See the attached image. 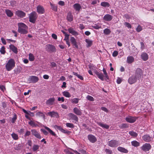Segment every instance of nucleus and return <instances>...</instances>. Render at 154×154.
<instances>
[{
    "instance_id": "nucleus-1",
    "label": "nucleus",
    "mask_w": 154,
    "mask_h": 154,
    "mask_svg": "<svg viewBox=\"0 0 154 154\" xmlns=\"http://www.w3.org/2000/svg\"><path fill=\"white\" fill-rule=\"evenodd\" d=\"M15 66V62L12 59H11L8 60L5 65L6 69L8 71H10Z\"/></svg>"
},
{
    "instance_id": "nucleus-2",
    "label": "nucleus",
    "mask_w": 154,
    "mask_h": 154,
    "mask_svg": "<svg viewBox=\"0 0 154 154\" xmlns=\"http://www.w3.org/2000/svg\"><path fill=\"white\" fill-rule=\"evenodd\" d=\"M29 21L30 22L34 23L37 18L36 13L35 11H33L29 14Z\"/></svg>"
},
{
    "instance_id": "nucleus-3",
    "label": "nucleus",
    "mask_w": 154,
    "mask_h": 154,
    "mask_svg": "<svg viewBox=\"0 0 154 154\" xmlns=\"http://www.w3.org/2000/svg\"><path fill=\"white\" fill-rule=\"evenodd\" d=\"M143 73V72L141 69L140 68H137L136 69L135 76L138 80H140Z\"/></svg>"
},
{
    "instance_id": "nucleus-4",
    "label": "nucleus",
    "mask_w": 154,
    "mask_h": 154,
    "mask_svg": "<svg viewBox=\"0 0 154 154\" xmlns=\"http://www.w3.org/2000/svg\"><path fill=\"white\" fill-rule=\"evenodd\" d=\"M151 146L149 143L144 144L141 147V149L143 151L146 152L149 151L151 148Z\"/></svg>"
},
{
    "instance_id": "nucleus-5",
    "label": "nucleus",
    "mask_w": 154,
    "mask_h": 154,
    "mask_svg": "<svg viewBox=\"0 0 154 154\" xmlns=\"http://www.w3.org/2000/svg\"><path fill=\"white\" fill-rule=\"evenodd\" d=\"M142 138L143 140L147 142H149L152 141L153 138L152 137H151L149 134H145L144 135Z\"/></svg>"
},
{
    "instance_id": "nucleus-6",
    "label": "nucleus",
    "mask_w": 154,
    "mask_h": 154,
    "mask_svg": "<svg viewBox=\"0 0 154 154\" xmlns=\"http://www.w3.org/2000/svg\"><path fill=\"white\" fill-rule=\"evenodd\" d=\"M137 118L132 116H128L125 118V120L127 122L130 123H133L134 122Z\"/></svg>"
},
{
    "instance_id": "nucleus-7",
    "label": "nucleus",
    "mask_w": 154,
    "mask_h": 154,
    "mask_svg": "<svg viewBox=\"0 0 154 154\" xmlns=\"http://www.w3.org/2000/svg\"><path fill=\"white\" fill-rule=\"evenodd\" d=\"M108 145L111 147L117 146L119 145L118 142L115 140H112L109 141Z\"/></svg>"
},
{
    "instance_id": "nucleus-8",
    "label": "nucleus",
    "mask_w": 154,
    "mask_h": 154,
    "mask_svg": "<svg viewBox=\"0 0 154 154\" xmlns=\"http://www.w3.org/2000/svg\"><path fill=\"white\" fill-rule=\"evenodd\" d=\"M137 79L136 76L132 75L129 78L128 82L131 85L135 83Z\"/></svg>"
},
{
    "instance_id": "nucleus-9",
    "label": "nucleus",
    "mask_w": 154,
    "mask_h": 154,
    "mask_svg": "<svg viewBox=\"0 0 154 154\" xmlns=\"http://www.w3.org/2000/svg\"><path fill=\"white\" fill-rule=\"evenodd\" d=\"M15 14L18 17L20 18H23L25 17L26 16L25 13L20 10L17 11L15 12Z\"/></svg>"
},
{
    "instance_id": "nucleus-10",
    "label": "nucleus",
    "mask_w": 154,
    "mask_h": 154,
    "mask_svg": "<svg viewBox=\"0 0 154 154\" xmlns=\"http://www.w3.org/2000/svg\"><path fill=\"white\" fill-rule=\"evenodd\" d=\"M88 137L90 141L92 143H94L97 140L96 137L92 134L89 135L88 136Z\"/></svg>"
},
{
    "instance_id": "nucleus-11",
    "label": "nucleus",
    "mask_w": 154,
    "mask_h": 154,
    "mask_svg": "<svg viewBox=\"0 0 154 154\" xmlns=\"http://www.w3.org/2000/svg\"><path fill=\"white\" fill-rule=\"evenodd\" d=\"M32 134L35 137L38 139H41V136L40 134L36 130L33 129L31 131Z\"/></svg>"
},
{
    "instance_id": "nucleus-12",
    "label": "nucleus",
    "mask_w": 154,
    "mask_h": 154,
    "mask_svg": "<svg viewBox=\"0 0 154 154\" xmlns=\"http://www.w3.org/2000/svg\"><path fill=\"white\" fill-rule=\"evenodd\" d=\"M113 18V17L110 14H107L105 15L103 17V19L106 21H111Z\"/></svg>"
},
{
    "instance_id": "nucleus-13",
    "label": "nucleus",
    "mask_w": 154,
    "mask_h": 154,
    "mask_svg": "<svg viewBox=\"0 0 154 154\" xmlns=\"http://www.w3.org/2000/svg\"><path fill=\"white\" fill-rule=\"evenodd\" d=\"M49 116L51 117L57 118L59 116L58 113L54 111L49 112Z\"/></svg>"
},
{
    "instance_id": "nucleus-14",
    "label": "nucleus",
    "mask_w": 154,
    "mask_h": 154,
    "mask_svg": "<svg viewBox=\"0 0 154 154\" xmlns=\"http://www.w3.org/2000/svg\"><path fill=\"white\" fill-rule=\"evenodd\" d=\"M57 129L60 130L61 132L67 134L68 135L69 134L71 133L70 131H68L66 130L63 129L60 126H57Z\"/></svg>"
},
{
    "instance_id": "nucleus-15",
    "label": "nucleus",
    "mask_w": 154,
    "mask_h": 154,
    "mask_svg": "<svg viewBox=\"0 0 154 154\" xmlns=\"http://www.w3.org/2000/svg\"><path fill=\"white\" fill-rule=\"evenodd\" d=\"M31 81V82L33 83H35L37 82L38 80V78L35 76H31L29 79Z\"/></svg>"
},
{
    "instance_id": "nucleus-16",
    "label": "nucleus",
    "mask_w": 154,
    "mask_h": 154,
    "mask_svg": "<svg viewBox=\"0 0 154 154\" xmlns=\"http://www.w3.org/2000/svg\"><path fill=\"white\" fill-rule=\"evenodd\" d=\"M56 51V48L54 46L49 45V52L51 53H55Z\"/></svg>"
},
{
    "instance_id": "nucleus-17",
    "label": "nucleus",
    "mask_w": 154,
    "mask_h": 154,
    "mask_svg": "<svg viewBox=\"0 0 154 154\" xmlns=\"http://www.w3.org/2000/svg\"><path fill=\"white\" fill-rule=\"evenodd\" d=\"M68 31L69 33L72 34L73 35H77L79 34L78 33L72 28H69L68 29Z\"/></svg>"
},
{
    "instance_id": "nucleus-18",
    "label": "nucleus",
    "mask_w": 154,
    "mask_h": 154,
    "mask_svg": "<svg viewBox=\"0 0 154 154\" xmlns=\"http://www.w3.org/2000/svg\"><path fill=\"white\" fill-rule=\"evenodd\" d=\"M95 73L99 79H100L102 81L103 80L104 75L102 73L99 72L97 71H95Z\"/></svg>"
},
{
    "instance_id": "nucleus-19",
    "label": "nucleus",
    "mask_w": 154,
    "mask_h": 154,
    "mask_svg": "<svg viewBox=\"0 0 154 154\" xmlns=\"http://www.w3.org/2000/svg\"><path fill=\"white\" fill-rule=\"evenodd\" d=\"M28 29H25L24 28L18 29V32L21 34H26L28 32L27 31Z\"/></svg>"
},
{
    "instance_id": "nucleus-20",
    "label": "nucleus",
    "mask_w": 154,
    "mask_h": 154,
    "mask_svg": "<svg viewBox=\"0 0 154 154\" xmlns=\"http://www.w3.org/2000/svg\"><path fill=\"white\" fill-rule=\"evenodd\" d=\"M141 56L142 59L144 61L147 60L148 59V55L146 53H142Z\"/></svg>"
},
{
    "instance_id": "nucleus-21",
    "label": "nucleus",
    "mask_w": 154,
    "mask_h": 154,
    "mask_svg": "<svg viewBox=\"0 0 154 154\" xmlns=\"http://www.w3.org/2000/svg\"><path fill=\"white\" fill-rule=\"evenodd\" d=\"M134 58L131 56H128L127 59V62L128 63H131L134 61Z\"/></svg>"
},
{
    "instance_id": "nucleus-22",
    "label": "nucleus",
    "mask_w": 154,
    "mask_h": 154,
    "mask_svg": "<svg viewBox=\"0 0 154 154\" xmlns=\"http://www.w3.org/2000/svg\"><path fill=\"white\" fill-rule=\"evenodd\" d=\"M37 12L40 14H42L44 13L45 11L44 8L40 6H38L37 8Z\"/></svg>"
},
{
    "instance_id": "nucleus-23",
    "label": "nucleus",
    "mask_w": 154,
    "mask_h": 154,
    "mask_svg": "<svg viewBox=\"0 0 154 154\" xmlns=\"http://www.w3.org/2000/svg\"><path fill=\"white\" fill-rule=\"evenodd\" d=\"M69 116L72 119L75 120L76 122H78V118L77 116L73 113H71L69 114Z\"/></svg>"
},
{
    "instance_id": "nucleus-24",
    "label": "nucleus",
    "mask_w": 154,
    "mask_h": 154,
    "mask_svg": "<svg viewBox=\"0 0 154 154\" xmlns=\"http://www.w3.org/2000/svg\"><path fill=\"white\" fill-rule=\"evenodd\" d=\"M98 125L103 128L108 129L109 128V126L106 124H104L100 122H97Z\"/></svg>"
},
{
    "instance_id": "nucleus-25",
    "label": "nucleus",
    "mask_w": 154,
    "mask_h": 154,
    "mask_svg": "<svg viewBox=\"0 0 154 154\" xmlns=\"http://www.w3.org/2000/svg\"><path fill=\"white\" fill-rule=\"evenodd\" d=\"M10 48L15 53L17 54L18 52L17 48L13 45L9 46Z\"/></svg>"
},
{
    "instance_id": "nucleus-26",
    "label": "nucleus",
    "mask_w": 154,
    "mask_h": 154,
    "mask_svg": "<svg viewBox=\"0 0 154 154\" xmlns=\"http://www.w3.org/2000/svg\"><path fill=\"white\" fill-rule=\"evenodd\" d=\"M67 20L69 22H71L73 20V17L71 12H69L68 13L67 16Z\"/></svg>"
},
{
    "instance_id": "nucleus-27",
    "label": "nucleus",
    "mask_w": 154,
    "mask_h": 154,
    "mask_svg": "<svg viewBox=\"0 0 154 154\" xmlns=\"http://www.w3.org/2000/svg\"><path fill=\"white\" fill-rule=\"evenodd\" d=\"M18 29L23 28L28 29V27L24 23H19L18 24Z\"/></svg>"
},
{
    "instance_id": "nucleus-28",
    "label": "nucleus",
    "mask_w": 154,
    "mask_h": 154,
    "mask_svg": "<svg viewBox=\"0 0 154 154\" xmlns=\"http://www.w3.org/2000/svg\"><path fill=\"white\" fill-rule=\"evenodd\" d=\"M73 110L74 113L78 115H81L82 114L81 111L76 107L74 108Z\"/></svg>"
},
{
    "instance_id": "nucleus-29",
    "label": "nucleus",
    "mask_w": 154,
    "mask_h": 154,
    "mask_svg": "<svg viewBox=\"0 0 154 154\" xmlns=\"http://www.w3.org/2000/svg\"><path fill=\"white\" fill-rule=\"evenodd\" d=\"M5 12L7 16L9 17H11L13 15V13L9 10L6 9Z\"/></svg>"
},
{
    "instance_id": "nucleus-30",
    "label": "nucleus",
    "mask_w": 154,
    "mask_h": 154,
    "mask_svg": "<svg viewBox=\"0 0 154 154\" xmlns=\"http://www.w3.org/2000/svg\"><path fill=\"white\" fill-rule=\"evenodd\" d=\"M85 42L87 43L86 47L87 48L91 46L93 44L92 41L90 40L89 39H85Z\"/></svg>"
},
{
    "instance_id": "nucleus-31",
    "label": "nucleus",
    "mask_w": 154,
    "mask_h": 154,
    "mask_svg": "<svg viewBox=\"0 0 154 154\" xmlns=\"http://www.w3.org/2000/svg\"><path fill=\"white\" fill-rule=\"evenodd\" d=\"M118 150L122 152L127 153L128 152V151L123 147L119 146L117 148Z\"/></svg>"
},
{
    "instance_id": "nucleus-32",
    "label": "nucleus",
    "mask_w": 154,
    "mask_h": 154,
    "mask_svg": "<svg viewBox=\"0 0 154 154\" xmlns=\"http://www.w3.org/2000/svg\"><path fill=\"white\" fill-rule=\"evenodd\" d=\"M74 8L77 11H79L81 8V6L80 4L78 3H76L73 5Z\"/></svg>"
},
{
    "instance_id": "nucleus-33",
    "label": "nucleus",
    "mask_w": 154,
    "mask_h": 154,
    "mask_svg": "<svg viewBox=\"0 0 154 154\" xmlns=\"http://www.w3.org/2000/svg\"><path fill=\"white\" fill-rule=\"evenodd\" d=\"M100 5L104 7H109L110 6V5L109 3L107 2H101Z\"/></svg>"
},
{
    "instance_id": "nucleus-34",
    "label": "nucleus",
    "mask_w": 154,
    "mask_h": 154,
    "mask_svg": "<svg viewBox=\"0 0 154 154\" xmlns=\"http://www.w3.org/2000/svg\"><path fill=\"white\" fill-rule=\"evenodd\" d=\"M128 133L131 136L134 137H136L138 135V134L133 131H130Z\"/></svg>"
},
{
    "instance_id": "nucleus-35",
    "label": "nucleus",
    "mask_w": 154,
    "mask_h": 154,
    "mask_svg": "<svg viewBox=\"0 0 154 154\" xmlns=\"http://www.w3.org/2000/svg\"><path fill=\"white\" fill-rule=\"evenodd\" d=\"M131 145L135 147H137L140 145V143L136 140H134L131 142Z\"/></svg>"
},
{
    "instance_id": "nucleus-36",
    "label": "nucleus",
    "mask_w": 154,
    "mask_h": 154,
    "mask_svg": "<svg viewBox=\"0 0 154 154\" xmlns=\"http://www.w3.org/2000/svg\"><path fill=\"white\" fill-rule=\"evenodd\" d=\"M62 94L64 96L67 97H70L71 96L70 93L66 91L63 92Z\"/></svg>"
},
{
    "instance_id": "nucleus-37",
    "label": "nucleus",
    "mask_w": 154,
    "mask_h": 154,
    "mask_svg": "<svg viewBox=\"0 0 154 154\" xmlns=\"http://www.w3.org/2000/svg\"><path fill=\"white\" fill-rule=\"evenodd\" d=\"M55 100V99L54 97L51 98L49 99V105L54 104Z\"/></svg>"
},
{
    "instance_id": "nucleus-38",
    "label": "nucleus",
    "mask_w": 154,
    "mask_h": 154,
    "mask_svg": "<svg viewBox=\"0 0 154 154\" xmlns=\"http://www.w3.org/2000/svg\"><path fill=\"white\" fill-rule=\"evenodd\" d=\"M50 4L52 9L55 11H57V6L54 5L52 4L51 3Z\"/></svg>"
},
{
    "instance_id": "nucleus-39",
    "label": "nucleus",
    "mask_w": 154,
    "mask_h": 154,
    "mask_svg": "<svg viewBox=\"0 0 154 154\" xmlns=\"http://www.w3.org/2000/svg\"><path fill=\"white\" fill-rule=\"evenodd\" d=\"M11 135L14 140H16L18 139V135L15 133H13L11 134Z\"/></svg>"
},
{
    "instance_id": "nucleus-40",
    "label": "nucleus",
    "mask_w": 154,
    "mask_h": 154,
    "mask_svg": "<svg viewBox=\"0 0 154 154\" xmlns=\"http://www.w3.org/2000/svg\"><path fill=\"white\" fill-rule=\"evenodd\" d=\"M103 32L106 35H109L111 32V31L109 29L106 28L104 29Z\"/></svg>"
},
{
    "instance_id": "nucleus-41",
    "label": "nucleus",
    "mask_w": 154,
    "mask_h": 154,
    "mask_svg": "<svg viewBox=\"0 0 154 154\" xmlns=\"http://www.w3.org/2000/svg\"><path fill=\"white\" fill-rule=\"evenodd\" d=\"M87 99L91 101H93L94 100V98L92 96L88 95L86 97Z\"/></svg>"
},
{
    "instance_id": "nucleus-42",
    "label": "nucleus",
    "mask_w": 154,
    "mask_h": 154,
    "mask_svg": "<svg viewBox=\"0 0 154 154\" xmlns=\"http://www.w3.org/2000/svg\"><path fill=\"white\" fill-rule=\"evenodd\" d=\"M34 59V56L32 54L30 53L29 54V59L30 61H33Z\"/></svg>"
},
{
    "instance_id": "nucleus-43",
    "label": "nucleus",
    "mask_w": 154,
    "mask_h": 154,
    "mask_svg": "<svg viewBox=\"0 0 154 154\" xmlns=\"http://www.w3.org/2000/svg\"><path fill=\"white\" fill-rule=\"evenodd\" d=\"M119 127L121 128H127L128 127V125L127 124L123 123L120 125Z\"/></svg>"
},
{
    "instance_id": "nucleus-44",
    "label": "nucleus",
    "mask_w": 154,
    "mask_h": 154,
    "mask_svg": "<svg viewBox=\"0 0 154 154\" xmlns=\"http://www.w3.org/2000/svg\"><path fill=\"white\" fill-rule=\"evenodd\" d=\"M66 127L71 128H73L74 127V125L72 123H67L66 124Z\"/></svg>"
},
{
    "instance_id": "nucleus-45",
    "label": "nucleus",
    "mask_w": 154,
    "mask_h": 154,
    "mask_svg": "<svg viewBox=\"0 0 154 154\" xmlns=\"http://www.w3.org/2000/svg\"><path fill=\"white\" fill-rule=\"evenodd\" d=\"M79 99L78 98H74L72 100V103L77 104L78 103Z\"/></svg>"
},
{
    "instance_id": "nucleus-46",
    "label": "nucleus",
    "mask_w": 154,
    "mask_h": 154,
    "mask_svg": "<svg viewBox=\"0 0 154 154\" xmlns=\"http://www.w3.org/2000/svg\"><path fill=\"white\" fill-rule=\"evenodd\" d=\"M143 29L142 27L140 25H138L136 29L137 32H139L142 30Z\"/></svg>"
},
{
    "instance_id": "nucleus-47",
    "label": "nucleus",
    "mask_w": 154,
    "mask_h": 154,
    "mask_svg": "<svg viewBox=\"0 0 154 154\" xmlns=\"http://www.w3.org/2000/svg\"><path fill=\"white\" fill-rule=\"evenodd\" d=\"M39 146L37 145H33L32 149L33 151H35L38 149Z\"/></svg>"
},
{
    "instance_id": "nucleus-48",
    "label": "nucleus",
    "mask_w": 154,
    "mask_h": 154,
    "mask_svg": "<svg viewBox=\"0 0 154 154\" xmlns=\"http://www.w3.org/2000/svg\"><path fill=\"white\" fill-rule=\"evenodd\" d=\"M49 133L52 136L56 137V134L49 128Z\"/></svg>"
},
{
    "instance_id": "nucleus-49",
    "label": "nucleus",
    "mask_w": 154,
    "mask_h": 154,
    "mask_svg": "<svg viewBox=\"0 0 154 154\" xmlns=\"http://www.w3.org/2000/svg\"><path fill=\"white\" fill-rule=\"evenodd\" d=\"M103 73L105 75V76L106 77V79H109V77L107 75V73L106 72V70H105V69L103 68Z\"/></svg>"
},
{
    "instance_id": "nucleus-50",
    "label": "nucleus",
    "mask_w": 154,
    "mask_h": 154,
    "mask_svg": "<svg viewBox=\"0 0 154 154\" xmlns=\"http://www.w3.org/2000/svg\"><path fill=\"white\" fill-rule=\"evenodd\" d=\"M0 52L2 54H4L5 52V48L4 47H2L0 49Z\"/></svg>"
},
{
    "instance_id": "nucleus-51",
    "label": "nucleus",
    "mask_w": 154,
    "mask_h": 154,
    "mask_svg": "<svg viewBox=\"0 0 154 154\" xmlns=\"http://www.w3.org/2000/svg\"><path fill=\"white\" fill-rule=\"evenodd\" d=\"M17 119V116L15 114L14 115V116L12 119L11 122L12 123H14Z\"/></svg>"
},
{
    "instance_id": "nucleus-52",
    "label": "nucleus",
    "mask_w": 154,
    "mask_h": 154,
    "mask_svg": "<svg viewBox=\"0 0 154 154\" xmlns=\"http://www.w3.org/2000/svg\"><path fill=\"white\" fill-rule=\"evenodd\" d=\"M69 35L68 34H66V35H65V38L64 39V40L66 42L69 41Z\"/></svg>"
},
{
    "instance_id": "nucleus-53",
    "label": "nucleus",
    "mask_w": 154,
    "mask_h": 154,
    "mask_svg": "<svg viewBox=\"0 0 154 154\" xmlns=\"http://www.w3.org/2000/svg\"><path fill=\"white\" fill-rule=\"evenodd\" d=\"M70 40L72 44L76 42L75 39L73 37H71Z\"/></svg>"
},
{
    "instance_id": "nucleus-54",
    "label": "nucleus",
    "mask_w": 154,
    "mask_h": 154,
    "mask_svg": "<svg viewBox=\"0 0 154 154\" xmlns=\"http://www.w3.org/2000/svg\"><path fill=\"white\" fill-rule=\"evenodd\" d=\"M124 25L127 27L131 29V26L128 23L125 22L124 23Z\"/></svg>"
},
{
    "instance_id": "nucleus-55",
    "label": "nucleus",
    "mask_w": 154,
    "mask_h": 154,
    "mask_svg": "<svg viewBox=\"0 0 154 154\" xmlns=\"http://www.w3.org/2000/svg\"><path fill=\"white\" fill-rule=\"evenodd\" d=\"M92 27L95 29H98L99 28H101L100 26H99L98 25L96 24H94V25L92 26Z\"/></svg>"
},
{
    "instance_id": "nucleus-56",
    "label": "nucleus",
    "mask_w": 154,
    "mask_h": 154,
    "mask_svg": "<svg viewBox=\"0 0 154 154\" xmlns=\"http://www.w3.org/2000/svg\"><path fill=\"white\" fill-rule=\"evenodd\" d=\"M105 151L108 154H112V151L111 150L109 149H106Z\"/></svg>"
},
{
    "instance_id": "nucleus-57",
    "label": "nucleus",
    "mask_w": 154,
    "mask_h": 154,
    "mask_svg": "<svg viewBox=\"0 0 154 154\" xmlns=\"http://www.w3.org/2000/svg\"><path fill=\"white\" fill-rule=\"evenodd\" d=\"M58 4L60 6H63L65 5V3L63 1H60L58 2Z\"/></svg>"
},
{
    "instance_id": "nucleus-58",
    "label": "nucleus",
    "mask_w": 154,
    "mask_h": 154,
    "mask_svg": "<svg viewBox=\"0 0 154 154\" xmlns=\"http://www.w3.org/2000/svg\"><path fill=\"white\" fill-rule=\"evenodd\" d=\"M118 52L117 51H114L112 54V56L114 57H116L118 55Z\"/></svg>"
},
{
    "instance_id": "nucleus-59",
    "label": "nucleus",
    "mask_w": 154,
    "mask_h": 154,
    "mask_svg": "<svg viewBox=\"0 0 154 154\" xmlns=\"http://www.w3.org/2000/svg\"><path fill=\"white\" fill-rule=\"evenodd\" d=\"M1 40L2 41V43L4 45H5L6 44L5 40L3 38H1Z\"/></svg>"
},
{
    "instance_id": "nucleus-60",
    "label": "nucleus",
    "mask_w": 154,
    "mask_h": 154,
    "mask_svg": "<svg viewBox=\"0 0 154 154\" xmlns=\"http://www.w3.org/2000/svg\"><path fill=\"white\" fill-rule=\"evenodd\" d=\"M140 45H141V49L142 50L144 49L145 46L144 43L143 42H140Z\"/></svg>"
},
{
    "instance_id": "nucleus-61",
    "label": "nucleus",
    "mask_w": 154,
    "mask_h": 154,
    "mask_svg": "<svg viewBox=\"0 0 154 154\" xmlns=\"http://www.w3.org/2000/svg\"><path fill=\"white\" fill-rule=\"evenodd\" d=\"M52 37L55 40H56L57 39V35L53 33L52 34Z\"/></svg>"
},
{
    "instance_id": "nucleus-62",
    "label": "nucleus",
    "mask_w": 154,
    "mask_h": 154,
    "mask_svg": "<svg viewBox=\"0 0 154 154\" xmlns=\"http://www.w3.org/2000/svg\"><path fill=\"white\" fill-rule=\"evenodd\" d=\"M101 109L105 112H108V109L106 107H102L101 108Z\"/></svg>"
},
{
    "instance_id": "nucleus-63",
    "label": "nucleus",
    "mask_w": 154,
    "mask_h": 154,
    "mask_svg": "<svg viewBox=\"0 0 154 154\" xmlns=\"http://www.w3.org/2000/svg\"><path fill=\"white\" fill-rule=\"evenodd\" d=\"M51 66L52 67H54L56 66V64L54 62H52L51 63Z\"/></svg>"
},
{
    "instance_id": "nucleus-64",
    "label": "nucleus",
    "mask_w": 154,
    "mask_h": 154,
    "mask_svg": "<svg viewBox=\"0 0 154 154\" xmlns=\"http://www.w3.org/2000/svg\"><path fill=\"white\" fill-rule=\"evenodd\" d=\"M41 131L45 135H47L48 134L47 132L44 129H41Z\"/></svg>"
}]
</instances>
